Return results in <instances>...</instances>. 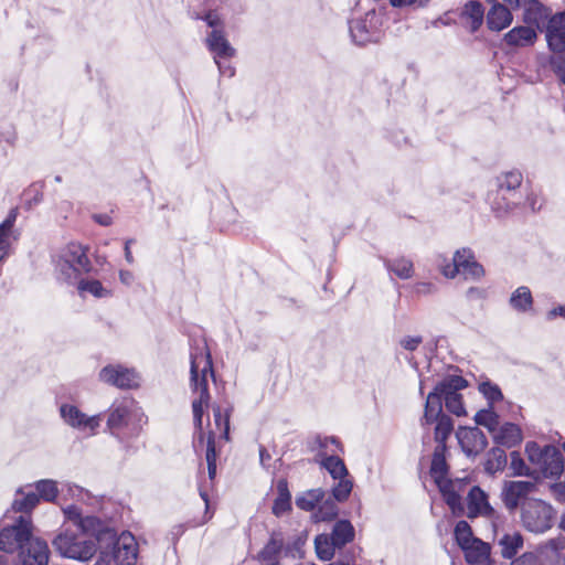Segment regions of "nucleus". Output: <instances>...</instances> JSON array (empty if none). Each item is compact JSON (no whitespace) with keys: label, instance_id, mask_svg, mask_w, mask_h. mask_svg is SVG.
<instances>
[{"label":"nucleus","instance_id":"nucleus-39","mask_svg":"<svg viewBox=\"0 0 565 565\" xmlns=\"http://www.w3.org/2000/svg\"><path fill=\"white\" fill-rule=\"evenodd\" d=\"M17 220V210L10 211L7 218L0 224V247L11 248L12 228Z\"/></svg>","mask_w":565,"mask_h":565},{"label":"nucleus","instance_id":"nucleus-44","mask_svg":"<svg viewBox=\"0 0 565 565\" xmlns=\"http://www.w3.org/2000/svg\"><path fill=\"white\" fill-rule=\"evenodd\" d=\"M78 289L83 292H88L96 298H106L111 295V290L104 287L103 284L96 279L82 280L78 285Z\"/></svg>","mask_w":565,"mask_h":565},{"label":"nucleus","instance_id":"nucleus-59","mask_svg":"<svg viewBox=\"0 0 565 565\" xmlns=\"http://www.w3.org/2000/svg\"><path fill=\"white\" fill-rule=\"evenodd\" d=\"M545 317L547 321H554L557 318H562L565 320V305H559L557 307L550 309L546 312Z\"/></svg>","mask_w":565,"mask_h":565},{"label":"nucleus","instance_id":"nucleus-33","mask_svg":"<svg viewBox=\"0 0 565 565\" xmlns=\"http://www.w3.org/2000/svg\"><path fill=\"white\" fill-rule=\"evenodd\" d=\"M475 422L477 425L483 426L488 429V431L492 435L495 429L499 427L500 417L494 412L492 406H488L487 408H482L478 411L475 415Z\"/></svg>","mask_w":565,"mask_h":565},{"label":"nucleus","instance_id":"nucleus-36","mask_svg":"<svg viewBox=\"0 0 565 565\" xmlns=\"http://www.w3.org/2000/svg\"><path fill=\"white\" fill-rule=\"evenodd\" d=\"M315 547L317 556L321 561H330L334 555V550L338 548V546L333 544L331 536L327 534H320L315 539Z\"/></svg>","mask_w":565,"mask_h":565},{"label":"nucleus","instance_id":"nucleus-62","mask_svg":"<svg viewBox=\"0 0 565 565\" xmlns=\"http://www.w3.org/2000/svg\"><path fill=\"white\" fill-rule=\"evenodd\" d=\"M436 287L434 284L431 282H418L416 284L415 286V290L417 294H422V295H429V294H433L435 291Z\"/></svg>","mask_w":565,"mask_h":565},{"label":"nucleus","instance_id":"nucleus-25","mask_svg":"<svg viewBox=\"0 0 565 565\" xmlns=\"http://www.w3.org/2000/svg\"><path fill=\"white\" fill-rule=\"evenodd\" d=\"M537 38L535 30L531 26H515L504 35V41L510 46H529Z\"/></svg>","mask_w":565,"mask_h":565},{"label":"nucleus","instance_id":"nucleus-28","mask_svg":"<svg viewBox=\"0 0 565 565\" xmlns=\"http://www.w3.org/2000/svg\"><path fill=\"white\" fill-rule=\"evenodd\" d=\"M499 545L502 556L510 559L523 547V536L516 531L505 533L499 540Z\"/></svg>","mask_w":565,"mask_h":565},{"label":"nucleus","instance_id":"nucleus-23","mask_svg":"<svg viewBox=\"0 0 565 565\" xmlns=\"http://www.w3.org/2000/svg\"><path fill=\"white\" fill-rule=\"evenodd\" d=\"M465 558L470 565H489L490 545L479 539L462 548Z\"/></svg>","mask_w":565,"mask_h":565},{"label":"nucleus","instance_id":"nucleus-61","mask_svg":"<svg viewBox=\"0 0 565 565\" xmlns=\"http://www.w3.org/2000/svg\"><path fill=\"white\" fill-rule=\"evenodd\" d=\"M422 338L419 337H405L401 341V345L408 351H414L420 344Z\"/></svg>","mask_w":565,"mask_h":565},{"label":"nucleus","instance_id":"nucleus-27","mask_svg":"<svg viewBox=\"0 0 565 565\" xmlns=\"http://www.w3.org/2000/svg\"><path fill=\"white\" fill-rule=\"evenodd\" d=\"M216 26L217 21L214 18V61L216 57L220 60H232L236 54V50Z\"/></svg>","mask_w":565,"mask_h":565},{"label":"nucleus","instance_id":"nucleus-56","mask_svg":"<svg viewBox=\"0 0 565 565\" xmlns=\"http://www.w3.org/2000/svg\"><path fill=\"white\" fill-rule=\"evenodd\" d=\"M510 9H519L523 4H527V11H541L543 6L537 0H502Z\"/></svg>","mask_w":565,"mask_h":565},{"label":"nucleus","instance_id":"nucleus-63","mask_svg":"<svg viewBox=\"0 0 565 565\" xmlns=\"http://www.w3.org/2000/svg\"><path fill=\"white\" fill-rule=\"evenodd\" d=\"M119 279L122 284L129 286L134 281V275L129 270H120Z\"/></svg>","mask_w":565,"mask_h":565},{"label":"nucleus","instance_id":"nucleus-29","mask_svg":"<svg viewBox=\"0 0 565 565\" xmlns=\"http://www.w3.org/2000/svg\"><path fill=\"white\" fill-rule=\"evenodd\" d=\"M277 498L273 504V513L276 516H280L291 508V494L288 489V483L285 479H280L277 482Z\"/></svg>","mask_w":565,"mask_h":565},{"label":"nucleus","instance_id":"nucleus-18","mask_svg":"<svg viewBox=\"0 0 565 565\" xmlns=\"http://www.w3.org/2000/svg\"><path fill=\"white\" fill-rule=\"evenodd\" d=\"M456 436L467 456L480 454L488 444L484 434L477 427H460Z\"/></svg>","mask_w":565,"mask_h":565},{"label":"nucleus","instance_id":"nucleus-30","mask_svg":"<svg viewBox=\"0 0 565 565\" xmlns=\"http://www.w3.org/2000/svg\"><path fill=\"white\" fill-rule=\"evenodd\" d=\"M331 540L333 544L341 548L354 539V527L348 520L338 521L332 530Z\"/></svg>","mask_w":565,"mask_h":565},{"label":"nucleus","instance_id":"nucleus-55","mask_svg":"<svg viewBox=\"0 0 565 565\" xmlns=\"http://www.w3.org/2000/svg\"><path fill=\"white\" fill-rule=\"evenodd\" d=\"M66 494L72 499H75L77 502L83 503H86L90 499V495L86 490L75 484H66Z\"/></svg>","mask_w":565,"mask_h":565},{"label":"nucleus","instance_id":"nucleus-43","mask_svg":"<svg viewBox=\"0 0 565 565\" xmlns=\"http://www.w3.org/2000/svg\"><path fill=\"white\" fill-rule=\"evenodd\" d=\"M522 179L521 172L516 170L503 173L498 178L499 192L516 190L521 185Z\"/></svg>","mask_w":565,"mask_h":565},{"label":"nucleus","instance_id":"nucleus-58","mask_svg":"<svg viewBox=\"0 0 565 565\" xmlns=\"http://www.w3.org/2000/svg\"><path fill=\"white\" fill-rule=\"evenodd\" d=\"M524 204L532 211V212H536L539 210H541L542 207V203H541V200H540V196L535 193V192H530L527 195H526V199H525V202Z\"/></svg>","mask_w":565,"mask_h":565},{"label":"nucleus","instance_id":"nucleus-42","mask_svg":"<svg viewBox=\"0 0 565 565\" xmlns=\"http://www.w3.org/2000/svg\"><path fill=\"white\" fill-rule=\"evenodd\" d=\"M36 492L39 493L40 499L53 502L58 494L57 483L51 479H43L34 484Z\"/></svg>","mask_w":565,"mask_h":565},{"label":"nucleus","instance_id":"nucleus-45","mask_svg":"<svg viewBox=\"0 0 565 565\" xmlns=\"http://www.w3.org/2000/svg\"><path fill=\"white\" fill-rule=\"evenodd\" d=\"M337 514V504L331 499H327L319 503L317 511L313 513V519L316 522L329 521L335 518Z\"/></svg>","mask_w":565,"mask_h":565},{"label":"nucleus","instance_id":"nucleus-57","mask_svg":"<svg viewBox=\"0 0 565 565\" xmlns=\"http://www.w3.org/2000/svg\"><path fill=\"white\" fill-rule=\"evenodd\" d=\"M214 63L217 65L221 76L231 78L235 75V67L231 60H215Z\"/></svg>","mask_w":565,"mask_h":565},{"label":"nucleus","instance_id":"nucleus-64","mask_svg":"<svg viewBox=\"0 0 565 565\" xmlns=\"http://www.w3.org/2000/svg\"><path fill=\"white\" fill-rule=\"evenodd\" d=\"M559 486H565V482L554 484L552 488L553 492L558 500L565 501V487L559 488Z\"/></svg>","mask_w":565,"mask_h":565},{"label":"nucleus","instance_id":"nucleus-35","mask_svg":"<svg viewBox=\"0 0 565 565\" xmlns=\"http://www.w3.org/2000/svg\"><path fill=\"white\" fill-rule=\"evenodd\" d=\"M40 497L36 491L24 492L23 490H19L12 503V508L19 512H29L38 505Z\"/></svg>","mask_w":565,"mask_h":565},{"label":"nucleus","instance_id":"nucleus-10","mask_svg":"<svg viewBox=\"0 0 565 565\" xmlns=\"http://www.w3.org/2000/svg\"><path fill=\"white\" fill-rule=\"evenodd\" d=\"M31 530L30 518L21 515L15 524L0 532V551L13 553L21 550L32 537Z\"/></svg>","mask_w":565,"mask_h":565},{"label":"nucleus","instance_id":"nucleus-1","mask_svg":"<svg viewBox=\"0 0 565 565\" xmlns=\"http://www.w3.org/2000/svg\"><path fill=\"white\" fill-rule=\"evenodd\" d=\"M191 385L193 391L200 392V397L192 402L194 436L193 448L196 455L203 451L204 443H206L205 458L209 478L212 479V431L203 430V406H209V382L207 373L212 374V356L209 348L204 345L201 351L191 352Z\"/></svg>","mask_w":565,"mask_h":565},{"label":"nucleus","instance_id":"nucleus-16","mask_svg":"<svg viewBox=\"0 0 565 565\" xmlns=\"http://www.w3.org/2000/svg\"><path fill=\"white\" fill-rule=\"evenodd\" d=\"M437 486L452 514L456 516L462 515L465 508L461 502V494L466 491L467 487L465 479H446Z\"/></svg>","mask_w":565,"mask_h":565},{"label":"nucleus","instance_id":"nucleus-3","mask_svg":"<svg viewBox=\"0 0 565 565\" xmlns=\"http://www.w3.org/2000/svg\"><path fill=\"white\" fill-rule=\"evenodd\" d=\"M52 544L61 556L79 562L89 561L97 552V540L71 529L58 533Z\"/></svg>","mask_w":565,"mask_h":565},{"label":"nucleus","instance_id":"nucleus-22","mask_svg":"<svg viewBox=\"0 0 565 565\" xmlns=\"http://www.w3.org/2000/svg\"><path fill=\"white\" fill-rule=\"evenodd\" d=\"M493 440L504 447L511 448L522 441V431L520 427L513 423L500 424L492 434Z\"/></svg>","mask_w":565,"mask_h":565},{"label":"nucleus","instance_id":"nucleus-38","mask_svg":"<svg viewBox=\"0 0 565 565\" xmlns=\"http://www.w3.org/2000/svg\"><path fill=\"white\" fill-rule=\"evenodd\" d=\"M465 15L470 20V30L475 32L479 29L483 21V8L478 1H469L465 6Z\"/></svg>","mask_w":565,"mask_h":565},{"label":"nucleus","instance_id":"nucleus-19","mask_svg":"<svg viewBox=\"0 0 565 565\" xmlns=\"http://www.w3.org/2000/svg\"><path fill=\"white\" fill-rule=\"evenodd\" d=\"M546 40L554 53L565 51V11L554 14L547 24Z\"/></svg>","mask_w":565,"mask_h":565},{"label":"nucleus","instance_id":"nucleus-4","mask_svg":"<svg viewBox=\"0 0 565 565\" xmlns=\"http://www.w3.org/2000/svg\"><path fill=\"white\" fill-rule=\"evenodd\" d=\"M55 269L66 280L76 279L82 273L90 269L87 248L79 243H68L54 256Z\"/></svg>","mask_w":565,"mask_h":565},{"label":"nucleus","instance_id":"nucleus-26","mask_svg":"<svg viewBox=\"0 0 565 565\" xmlns=\"http://www.w3.org/2000/svg\"><path fill=\"white\" fill-rule=\"evenodd\" d=\"M534 299L529 287H518L509 298L510 307L519 313H527L532 310Z\"/></svg>","mask_w":565,"mask_h":565},{"label":"nucleus","instance_id":"nucleus-34","mask_svg":"<svg viewBox=\"0 0 565 565\" xmlns=\"http://www.w3.org/2000/svg\"><path fill=\"white\" fill-rule=\"evenodd\" d=\"M323 498L324 491L322 489H311L297 497L296 505L301 510L311 511L318 507Z\"/></svg>","mask_w":565,"mask_h":565},{"label":"nucleus","instance_id":"nucleus-14","mask_svg":"<svg viewBox=\"0 0 565 565\" xmlns=\"http://www.w3.org/2000/svg\"><path fill=\"white\" fill-rule=\"evenodd\" d=\"M535 489L536 484L532 481H505L501 493L502 501L508 510L514 511Z\"/></svg>","mask_w":565,"mask_h":565},{"label":"nucleus","instance_id":"nucleus-52","mask_svg":"<svg viewBox=\"0 0 565 565\" xmlns=\"http://www.w3.org/2000/svg\"><path fill=\"white\" fill-rule=\"evenodd\" d=\"M230 409L223 416L215 418L216 426L221 429L220 440L230 441Z\"/></svg>","mask_w":565,"mask_h":565},{"label":"nucleus","instance_id":"nucleus-37","mask_svg":"<svg viewBox=\"0 0 565 565\" xmlns=\"http://www.w3.org/2000/svg\"><path fill=\"white\" fill-rule=\"evenodd\" d=\"M190 13L196 20H203L207 26H212V6L210 0H192Z\"/></svg>","mask_w":565,"mask_h":565},{"label":"nucleus","instance_id":"nucleus-51","mask_svg":"<svg viewBox=\"0 0 565 565\" xmlns=\"http://www.w3.org/2000/svg\"><path fill=\"white\" fill-rule=\"evenodd\" d=\"M550 64L561 82L565 84V51L562 53H554L550 58Z\"/></svg>","mask_w":565,"mask_h":565},{"label":"nucleus","instance_id":"nucleus-48","mask_svg":"<svg viewBox=\"0 0 565 565\" xmlns=\"http://www.w3.org/2000/svg\"><path fill=\"white\" fill-rule=\"evenodd\" d=\"M479 392L489 402V406L503 398L500 387L491 382H481L479 384Z\"/></svg>","mask_w":565,"mask_h":565},{"label":"nucleus","instance_id":"nucleus-46","mask_svg":"<svg viewBox=\"0 0 565 565\" xmlns=\"http://www.w3.org/2000/svg\"><path fill=\"white\" fill-rule=\"evenodd\" d=\"M455 539L461 550L477 540L472 534L470 525L466 521H459L457 523L455 527Z\"/></svg>","mask_w":565,"mask_h":565},{"label":"nucleus","instance_id":"nucleus-6","mask_svg":"<svg viewBox=\"0 0 565 565\" xmlns=\"http://www.w3.org/2000/svg\"><path fill=\"white\" fill-rule=\"evenodd\" d=\"M555 515L554 508L541 499H526L521 504L522 525L535 534L548 531L554 524Z\"/></svg>","mask_w":565,"mask_h":565},{"label":"nucleus","instance_id":"nucleus-40","mask_svg":"<svg viewBox=\"0 0 565 565\" xmlns=\"http://www.w3.org/2000/svg\"><path fill=\"white\" fill-rule=\"evenodd\" d=\"M321 465L329 471L334 480L348 476V470L343 460L335 455L324 457L321 460Z\"/></svg>","mask_w":565,"mask_h":565},{"label":"nucleus","instance_id":"nucleus-47","mask_svg":"<svg viewBox=\"0 0 565 565\" xmlns=\"http://www.w3.org/2000/svg\"><path fill=\"white\" fill-rule=\"evenodd\" d=\"M435 423V438L437 441L444 443L454 429L452 420L447 415H444L436 419Z\"/></svg>","mask_w":565,"mask_h":565},{"label":"nucleus","instance_id":"nucleus-49","mask_svg":"<svg viewBox=\"0 0 565 565\" xmlns=\"http://www.w3.org/2000/svg\"><path fill=\"white\" fill-rule=\"evenodd\" d=\"M338 483L332 488V494L339 502L345 501L352 491V481L347 477L338 478Z\"/></svg>","mask_w":565,"mask_h":565},{"label":"nucleus","instance_id":"nucleus-17","mask_svg":"<svg viewBox=\"0 0 565 565\" xmlns=\"http://www.w3.org/2000/svg\"><path fill=\"white\" fill-rule=\"evenodd\" d=\"M22 565H47L50 550L47 543L38 537H31L20 550Z\"/></svg>","mask_w":565,"mask_h":565},{"label":"nucleus","instance_id":"nucleus-5","mask_svg":"<svg viewBox=\"0 0 565 565\" xmlns=\"http://www.w3.org/2000/svg\"><path fill=\"white\" fill-rule=\"evenodd\" d=\"M525 452L529 461L535 467V472L545 478H558L564 471L562 452L552 445L544 447L536 443H527Z\"/></svg>","mask_w":565,"mask_h":565},{"label":"nucleus","instance_id":"nucleus-9","mask_svg":"<svg viewBox=\"0 0 565 565\" xmlns=\"http://www.w3.org/2000/svg\"><path fill=\"white\" fill-rule=\"evenodd\" d=\"M467 386V381L459 375H450L437 384V391L440 392L441 399L448 412L456 416L466 415L460 390Z\"/></svg>","mask_w":565,"mask_h":565},{"label":"nucleus","instance_id":"nucleus-41","mask_svg":"<svg viewBox=\"0 0 565 565\" xmlns=\"http://www.w3.org/2000/svg\"><path fill=\"white\" fill-rule=\"evenodd\" d=\"M507 466V455L504 450L500 448H494L490 451L489 458L486 462V471L488 473L494 475L498 471H501Z\"/></svg>","mask_w":565,"mask_h":565},{"label":"nucleus","instance_id":"nucleus-21","mask_svg":"<svg viewBox=\"0 0 565 565\" xmlns=\"http://www.w3.org/2000/svg\"><path fill=\"white\" fill-rule=\"evenodd\" d=\"M513 20V15L508 6L493 3L487 14L488 28L492 31H501L508 28Z\"/></svg>","mask_w":565,"mask_h":565},{"label":"nucleus","instance_id":"nucleus-31","mask_svg":"<svg viewBox=\"0 0 565 565\" xmlns=\"http://www.w3.org/2000/svg\"><path fill=\"white\" fill-rule=\"evenodd\" d=\"M387 270L396 275L401 279H409L414 274L413 262L405 257H397L394 259L385 260L384 263Z\"/></svg>","mask_w":565,"mask_h":565},{"label":"nucleus","instance_id":"nucleus-50","mask_svg":"<svg viewBox=\"0 0 565 565\" xmlns=\"http://www.w3.org/2000/svg\"><path fill=\"white\" fill-rule=\"evenodd\" d=\"M281 548V544L276 540H270L259 553L262 561L267 562L268 565H276V558Z\"/></svg>","mask_w":565,"mask_h":565},{"label":"nucleus","instance_id":"nucleus-20","mask_svg":"<svg viewBox=\"0 0 565 565\" xmlns=\"http://www.w3.org/2000/svg\"><path fill=\"white\" fill-rule=\"evenodd\" d=\"M468 511L467 516L470 519L482 516H491L493 509L488 501V495L479 487H472L468 492Z\"/></svg>","mask_w":565,"mask_h":565},{"label":"nucleus","instance_id":"nucleus-54","mask_svg":"<svg viewBox=\"0 0 565 565\" xmlns=\"http://www.w3.org/2000/svg\"><path fill=\"white\" fill-rule=\"evenodd\" d=\"M505 196L502 195L501 199H495L492 203V210L497 213L499 217H502L507 215L508 213L512 212L514 206L516 205V202H502L505 201Z\"/></svg>","mask_w":565,"mask_h":565},{"label":"nucleus","instance_id":"nucleus-24","mask_svg":"<svg viewBox=\"0 0 565 565\" xmlns=\"http://www.w3.org/2000/svg\"><path fill=\"white\" fill-rule=\"evenodd\" d=\"M444 415L441 395L440 392L437 391L436 385L434 391L427 395L422 425H430Z\"/></svg>","mask_w":565,"mask_h":565},{"label":"nucleus","instance_id":"nucleus-13","mask_svg":"<svg viewBox=\"0 0 565 565\" xmlns=\"http://www.w3.org/2000/svg\"><path fill=\"white\" fill-rule=\"evenodd\" d=\"M65 519L73 522L78 532L87 537L99 540L98 535L104 532V523L102 520L94 515H83L81 508L76 504H70L62 509Z\"/></svg>","mask_w":565,"mask_h":565},{"label":"nucleus","instance_id":"nucleus-53","mask_svg":"<svg viewBox=\"0 0 565 565\" xmlns=\"http://www.w3.org/2000/svg\"><path fill=\"white\" fill-rule=\"evenodd\" d=\"M511 469L514 471L518 476H530L532 472H530V469L524 463L523 459L520 457V455L515 451L511 454Z\"/></svg>","mask_w":565,"mask_h":565},{"label":"nucleus","instance_id":"nucleus-32","mask_svg":"<svg viewBox=\"0 0 565 565\" xmlns=\"http://www.w3.org/2000/svg\"><path fill=\"white\" fill-rule=\"evenodd\" d=\"M447 463L444 455V447H437L433 460H431V467H430V475L433 479L435 480L436 484H439L440 482L445 481L447 478Z\"/></svg>","mask_w":565,"mask_h":565},{"label":"nucleus","instance_id":"nucleus-60","mask_svg":"<svg viewBox=\"0 0 565 565\" xmlns=\"http://www.w3.org/2000/svg\"><path fill=\"white\" fill-rule=\"evenodd\" d=\"M537 559L533 553H524L519 558L514 559L511 565H536Z\"/></svg>","mask_w":565,"mask_h":565},{"label":"nucleus","instance_id":"nucleus-15","mask_svg":"<svg viewBox=\"0 0 565 565\" xmlns=\"http://www.w3.org/2000/svg\"><path fill=\"white\" fill-rule=\"evenodd\" d=\"M99 377L103 382L117 386L119 388H132L139 385V376L134 370L121 365L105 366Z\"/></svg>","mask_w":565,"mask_h":565},{"label":"nucleus","instance_id":"nucleus-8","mask_svg":"<svg viewBox=\"0 0 565 565\" xmlns=\"http://www.w3.org/2000/svg\"><path fill=\"white\" fill-rule=\"evenodd\" d=\"M439 269L446 278H455L458 274H462L466 279L479 280L484 276V269L476 259L469 248L458 249L454 254L452 262L444 259L439 264Z\"/></svg>","mask_w":565,"mask_h":565},{"label":"nucleus","instance_id":"nucleus-12","mask_svg":"<svg viewBox=\"0 0 565 565\" xmlns=\"http://www.w3.org/2000/svg\"><path fill=\"white\" fill-rule=\"evenodd\" d=\"M60 413L68 426L87 435H95L100 426V415L87 416L77 406L72 404H63Z\"/></svg>","mask_w":565,"mask_h":565},{"label":"nucleus","instance_id":"nucleus-11","mask_svg":"<svg viewBox=\"0 0 565 565\" xmlns=\"http://www.w3.org/2000/svg\"><path fill=\"white\" fill-rule=\"evenodd\" d=\"M380 25L379 15L374 10H371L363 18L350 22L351 38L359 45L375 42L381 36Z\"/></svg>","mask_w":565,"mask_h":565},{"label":"nucleus","instance_id":"nucleus-7","mask_svg":"<svg viewBox=\"0 0 565 565\" xmlns=\"http://www.w3.org/2000/svg\"><path fill=\"white\" fill-rule=\"evenodd\" d=\"M111 536V548L102 550L97 565H134L138 556V544L130 532H122L119 536Z\"/></svg>","mask_w":565,"mask_h":565},{"label":"nucleus","instance_id":"nucleus-2","mask_svg":"<svg viewBox=\"0 0 565 565\" xmlns=\"http://www.w3.org/2000/svg\"><path fill=\"white\" fill-rule=\"evenodd\" d=\"M143 417V413L134 399L124 398L110 407L107 428L111 435L124 440L139 434Z\"/></svg>","mask_w":565,"mask_h":565}]
</instances>
